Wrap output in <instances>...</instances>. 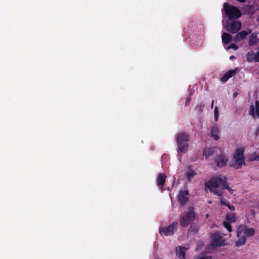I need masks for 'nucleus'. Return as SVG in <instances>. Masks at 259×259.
Segmentation results:
<instances>
[{"instance_id":"bb28decb","label":"nucleus","mask_w":259,"mask_h":259,"mask_svg":"<svg viewBox=\"0 0 259 259\" xmlns=\"http://www.w3.org/2000/svg\"><path fill=\"white\" fill-rule=\"evenodd\" d=\"M249 160L251 161H253L255 160L259 161V155L253 154L250 155L249 157Z\"/></svg>"},{"instance_id":"393cba45","label":"nucleus","mask_w":259,"mask_h":259,"mask_svg":"<svg viewBox=\"0 0 259 259\" xmlns=\"http://www.w3.org/2000/svg\"><path fill=\"white\" fill-rule=\"evenodd\" d=\"M221 204L222 205L227 206L231 210H235V207L233 205H231L229 202L224 201L223 198L221 199Z\"/></svg>"},{"instance_id":"f704fd0d","label":"nucleus","mask_w":259,"mask_h":259,"mask_svg":"<svg viewBox=\"0 0 259 259\" xmlns=\"http://www.w3.org/2000/svg\"><path fill=\"white\" fill-rule=\"evenodd\" d=\"M237 95H238V93L236 92H234L233 95V98L234 99H235L236 97V96H237Z\"/></svg>"},{"instance_id":"4c0bfd02","label":"nucleus","mask_w":259,"mask_h":259,"mask_svg":"<svg viewBox=\"0 0 259 259\" xmlns=\"http://www.w3.org/2000/svg\"><path fill=\"white\" fill-rule=\"evenodd\" d=\"M234 58H235V57H234V56H230V59H234Z\"/></svg>"},{"instance_id":"ddd939ff","label":"nucleus","mask_w":259,"mask_h":259,"mask_svg":"<svg viewBox=\"0 0 259 259\" xmlns=\"http://www.w3.org/2000/svg\"><path fill=\"white\" fill-rule=\"evenodd\" d=\"M237 70L238 69L237 68L232 70H229L221 78V81L223 82H226L230 78L232 77L236 74Z\"/></svg>"},{"instance_id":"20e7f679","label":"nucleus","mask_w":259,"mask_h":259,"mask_svg":"<svg viewBox=\"0 0 259 259\" xmlns=\"http://www.w3.org/2000/svg\"><path fill=\"white\" fill-rule=\"evenodd\" d=\"M224 9L226 16L230 20H235L241 16V13L237 7L230 5L227 3H224Z\"/></svg>"},{"instance_id":"f257e3e1","label":"nucleus","mask_w":259,"mask_h":259,"mask_svg":"<svg viewBox=\"0 0 259 259\" xmlns=\"http://www.w3.org/2000/svg\"><path fill=\"white\" fill-rule=\"evenodd\" d=\"M227 182V178L226 176H218L212 178L206 183V187L208 188L210 191L219 196L223 194V190L225 189H227L232 194L234 190L229 187Z\"/></svg>"},{"instance_id":"7ed1b4c3","label":"nucleus","mask_w":259,"mask_h":259,"mask_svg":"<svg viewBox=\"0 0 259 259\" xmlns=\"http://www.w3.org/2000/svg\"><path fill=\"white\" fill-rule=\"evenodd\" d=\"M244 149L243 147L237 148L233 155L232 161L230 165L236 169L240 168L244 163Z\"/></svg>"},{"instance_id":"6e6552de","label":"nucleus","mask_w":259,"mask_h":259,"mask_svg":"<svg viewBox=\"0 0 259 259\" xmlns=\"http://www.w3.org/2000/svg\"><path fill=\"white\" fill-rule=\"evenodd\" d=\"M242 233L245 235V237H251L254 234V229L253 228H249L245 226H239L237 230L238 237H239Z\"/></svg>"},{"instance_id":"f3484780","label":"nucleus","mask_w":259,"mask_h":259,"mask_svg":"<svg viewBox=\"0 0 259 259\" xmlns=\"http://www.w3.org/2000/svg\"><path fill=\"white\" fill-rule=\"evenodd\" d=\"M219 129L218 127L216 125H213L211 128V137L213 138V139L217 141L219 139Z\"/></svg>"},{"instance_id":"72a5a7b5","label":"nucleus","mask_w":259,"mask_h":259,"mask_svg":"<svg viewBox=\"0 0 259 259\" xmlns=\"http://www.w3.org/2000/svg\"><path fill=\"white\" fill-rule=\"evenodd\" d=\"M214 120L215 121H217L219 119V115H214Z\"/></svg>"},{"instance_id":"c9c22d12","label":"nucleus","mask_w":259,"mask_h":259,"mask_svg":"<svg viewBox=\"0 0 259 259\" xmlns=\"http://www.w3.org/2000/svg\"><path fill=\"white\" fill-rule=\"evenodd\" d=\"M213 103H214V101L212 100V102H211V106H210V107H211V109H212L213 107Z\"/></svg>"},{"instance_id":"2f4dec72","label":"nucleus","mask_w":259,"mask_h":259,"mask_svg":"<svg viewBox=\"0 0 259 259\" xmlns=\"http://www.w3.org/2000/svg\"><path fill=\"white\" fill-rule=\"evenodd\" d=\"M255 62H259V51L255 53Z\"/></svg>"},{"instance_id":"aec40b11","label":"nucleus","mask_w":259,"mask_h":259,"mask_svg":"<svg viewBox=\"0 0 259 259\" xmlns=\"http://www.w3.org/2000/svg\"><path fill=\"white\" fill-rule=\"evenodd\" d=\"M255 53L250 51L248 52L246 55V59L248 62H255Z\"/></svg>"},{"instance_id":"c85d7f7f","label":"nucleus","mask_w":259,"mask_h":259,"mask_svg":"<svg viewBox=\"0 0 259 259\" xmlns=\"http://www.w3.org/2000/svg\"><path fill=\"white\" fill-rule=\"evenodd\" d=\"M255 112L257 115H259V102L256 101L255 102Z\"/></svg>"},{"instance_id":"39448f33","label":"nucleus","mask_w":259,"mask_h":259,"mask_svg":"<svg viewBox=\"0 0 259 259\" xmlns=\"http://www.w3.org/2000/svg\"><path fill=\"white\" fill-rule=\"evenodd\" d=\"M195 214L193 208H191L188 212L182 215L180 220V223L182 227L188 226L193 221L195 220Z\"/></svg>"},{"instance_id":"9b49d317","label":"nucleus","mask_w":259,"mask_h":259,"mask_svg":"<svg viewBox=\"0 0 259 259\" xmlns=\"http://www.w3.org/2000/svg\"><path fill=\"white\" fill-rule=\"evenodd\" d=\"M189 195V192L188 190H181L180 191L179 194L178 196V199L179 203L184 205L188 201V197L187 196Z\"/></svg>"},{"instance_id":"a211bd4d","label":"nucleus","mask_w":259,"mask_h":259,"mask_svg":"<svg viewBox=\"0 0 259 259\" xmlns=\"http://www.w3.org/2000/svg\"><path fill=\"white\" fill-rule=\"evenodd\" d=\"M258 42V38L257 37V33H253L249 36L248 44L249 46H253L257 44Z\"/></svg>"},{"instance_id":"dca6fc26","label":"nucleus","mask_w":259,"mask_h":259,"mask_svg":"<svg viewBox=\"0 0 259 259\" xmlns=\"http://www.w3.org/2000/svg\"><path fill=\"white\" fill-rule=\"evenodd\" d=\"M196 172L192 169L190 166L187 167V171L185 173L188 182H191V180L196 175Z\"/></svg>"},{"instance_id":"5701e85b","label":"nucleus","mask_w":259,"mask_h":259,"mask_svg":"<svg viewBox=\"0 0 259 259\" xmlns=\"http://www.w3.org/2000/svg\"><path fill=\"white\" fill-rule=\"evenodd\" d=\"M226 222L228 223H234L236 221V218L235 213H230L226 215Z\"/></svg>"},{"instance_id":"7c9ffc66","label":"nucleus","mask_w":259,"mask_h":259,"mask_svg":"<svg viewBox=\"0 0 259 259\" xmlns=\"http://www.w3.org/2000/svg\"><path fill=\"white\" fill-rule=\"evenodd\" d=\"M228 49H233L235 50H237L238 49V47L236 45L232 44L228 47Z\"/></svg>"},{"instance_id":"0eeeda50","label":"nucleus","mask_w":259,"mask_h":259,"mask_svg":"<svg viewBox=\"0 0 259 259\" xmlns=\"http://www.w3.org/2000/svg\"><path fill=\"white\" fill-rule=\"evenodd\" d=\"M225 27L228 32L234 34L237 33L241 29V23L238 21H228Z\"/></svg>"},{"instance_id":"2eb2a0df","label":"nucleus","mask_w":259,"mask_h":259,"mask_svg":"<svg viewBox=\"0 0 259 259\" xmlns=\"http://www.w3.org/2000/svg\"><path fill=\"white\" fill-rule=\"evenodd\" d=\"M188 248L184 247L178 246L176 248L177 255L182 259H185L186 258V251Z\"/></svg>"},{"instance_id":"58836bf2","label":"nucleus","mask_w":259,"mask_h":259,"mask_svg":"<svg viewBox=\"0 0 259 259\" xmlns=\"http://www.w3.org/2000/svg\"><path fill=\"white\" fill-rule=\"evenodd\" d=\"M208 217H209V214H206V217L207 218H208Z\"/></svg>"},{"instance_id":"1a4fd4ad","label":"nucleus","mask_w":259,"mask_h":259,"mask_svg":"<svg viewBox=\"0 0 259 259\" xmlns=\"http://www.w3.org/2000/svg\"><path fill=\"white\" fill-rule=\"evenodd\" d=\"M212 245L216 246H221L224 245L225 240L222 239V236L220 233H215L212 236Z\"/></svg>"},{"instance_id":"cd10ccee","label":"nucleus","mask_w":259,"mask_h":259,"mask_svg":"<svg viewBox=\"0 0 259 259\" xmlns=\"http://www.w3.org/2000/svg\"><path fill=\"white\" fill-rule=\"evenodd\" d=\"M211 255L202 254L198 257V259H211Z\"/></svg>"},{"instance_id":"e433bc0d","label":"nucleus","mask_w":259,"mask_h":259,"mask_svg":"<svg viewBox=\"0 0 259 259\" xmlns=\"http://www.w3.org/2000/svg\"><path fill=\"white\" fill-rule=\"evenodd\" d=\"M237 1L241 3L245 2V0H237Z\"/></svg>"},{"instance_id":"4be33fe9","label":"nucleus","mask_w":259,"mask_h":259,"mask_svg":"<svg viewBox=\"0 0 259 259\" xmlns=\"http://www.w3.org/2000/svg\"><path fill=\"white\" fill-rule=\"evenodd\" d=\"M214 153V150L212 148H206L204 149L203 155L207 159Z\"/></svg>"},{"instance_id":"9d476101","label":"nucleus","mask_w":259,"mask_h":259,"mask_svg":"<svg viewBox=\"0 0 259 259\" xmlns=\"http://www.w3.org/2000/svg\"><path fill=\"white\" fill-rule=\"evenodd\" d=\"M228 158L223 153L221 154L214 159L216 165L219 167H222L227 165Z\"/></svg>"},{"instance_id":"4468645a","label":"nucleus","mask_w":259,"mask_h":259,"mask_svg":"<svg viewBox=\"0 0 259 259\" xmlns=\"http://www.w3.org/2000/svg\"><path fill=\"white\" fill-rule=\"evenodd\" d=\"M166 178V176L165 174H159L157 178V186L160 187L161 189H163L164 187L165 179Z\"/></svg>"},{"instance_id":"b1692460","label":"nucleus","mask_w":259,"mask_h":259,"mask_svg":"<svg viewBox=\"0 0 259 259\" xmlns=\"http://www.w3.org/2000/svg\"><path fill=\"white\" fill-rule=\"evenodd\" d=\"M199 230L198 227L195 224H191L188 229V233H193L196 234Z\"/></svg>"},{"instance_id":"f03ea898","label":"nucleus","mask_w":259,"mask_h":259,"mask_svg":"<svg viewBox=\"0 0 259 259\" xmlns=\"http://www.w3.org/2000/svg\"><path fill=\"white\" fill-rule=\"evenodd\" d=\"M178 151L184 153L188 151L189 135L186 132H181L177 134L176 137Z\"/></svg>"},{"instance_id":"a878e982","label":"nucleus","mask_w":259,"mask_h":259,"mask_svg":"<svg viewBox=\"0 0 259 259\" xmlns=\"http://www.w3.org/2000/svg\"><path fill=\"white\" fill-rule=\"evenodd\" d=\"M231 223H228V222H224L223 225L225 228H226L229 232H231L232 230V226L230 225Z\"/></svg>"},{"instance_id":"c756f323","label":"nucleus","mask_w":259,"mask_h":259,"mask_svg":"<svg viewBox=\"0 0 259 259\" xmlns=\"http://www.w3.org/2000/svg\"><path fill=\"white\" fill-rule=\"evenodd\" d=\"M191 100V98L190 96H189L186 98L185 103V106H187L190 105Z\"/></svg>"},{"instance_id":"473e14b6","label":"nucleus","mask_w":259,"mask_h":259,"mask_svg":"<svg viewBox=\"0 0 259 259\" xmlns=\"http://www.w3.org/2000/svg\"><path fill=\"white\" fill-rule=\"evenodd\" d=\"M219 115L218 108L217 106L214 108V115Z\"/></svg>"},{"instance_id":"f8f14e48","label":"nucleus","mask_w":259,"mask_h":259,"mask_svg":"<svg viewBox=\"0 0 259 259\" xmlns=\"http://www.w3.org/2000/svg\"><path fill=\"white\" fill-rule=\"evenodd\" d=\"M251 33V31H248L243 30L238 32L234 38V40L235 42H238L242 40H244L246 38L247 36Z\"/></svg>"},{"instance_id":"412c9836","label":"nucleus","mask_w":259,"mask_h":259,"mask_svg":"<svg viewBox=\"0 0 259 259\" xmlns=\"http://www.w3.org/2000/svg\"><path fill=\"white\" fill-rule=\"evenodd\" d=\"M238 238V240L235 242V245L236 246L239 247L240 246L244 245L245 243L246 239L245 236H241V235Z\"/></svg>"},{"instance_id":"6ab92c4d","label":"nucleus","mask_w":259,"mask_h":259,"mask_svg":"<svg viewBox=\"0 0 259 259\" xmlns=\"http://www.w3.org/2000/svg\"><path fill=\"white\" fill-rule=\"evenodd\" d=\"M222 38V41L225 44H228L231 41L232 39V35L226 32L223 33Z\"/></svg>"},{"instance_id":"423d86ee","label":"nucleus","mask_w":259,"mask_h":259,"mask_svg":"<svg viewBox=\"0 0 259 259\" xmlns=\"http://www.w3.org/2000/svg\"><path fill=\"white\" fill-rule=\"evenodd\" d=\"M178 226V223L174 222L169 225L166 227H162L159 229V233L161 235L171 236L172 235L175 231L177 230Z\"/></svg>"}]
</instances>
